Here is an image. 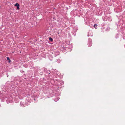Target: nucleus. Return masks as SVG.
Listing matches in <instances>:
<instances>
[{"label": "nucleus", "instance_id": "1", "mask_svg": "<svg viewBox=\"0 0 125 125\" xmlns=\"http://www.w3.org/2000/svg\"><path fill=\"white\" fill-rule=\"evenodd\" d=\"M92 40L91 39H89L88 40V45L89 47H90L92 45Z\"/></svg>", "mask_w": 125, "mask_h": 125}, {"label": "nucleus", "instance_id": "6", "mask_svg": "<svg viewBox=\"0 0 125 125\" xmlns=\"http://www.w3.org/2000/svg\"><path fill=\"white\" fill-rule=\"evenodd\" d=\"M49 40L50 41H53V39H52V38L51 37H50L49 38Z\"/></svg>", "mask_w": 125, "mask_h": 125}, {"label": "nucleus", "instance_id": "7", "mask_svg": "<svg viewBox=\"0 0 125 125\" xmlns=\"http://www.w3.org/2000/svg\"><path fill=\"white\" fill-rule=\"evenodd\" d=\"M21 73H23L24 72V71L23 70H21Z\"/></svg>", "mask_w": 125, "mask_h": 125}, {"label": "nucleus", "instance_id": "9", "mask_svg": "<svg viewBox=\"0 0 125 125\" xmlns=\"http://www.w3.org/2000/svg\"><path fill=\"white\" fill-rule=\"evenodd\" d=\"M8 74H7V77H8Z\"/></svg>", "mask_w": 125, "mask_h": 125}, {"label": "nucleus", "instance_id": "8", "mask_svg": "<svg viewBox=\"0 0 125 125\" xmlns=\"http://www.w3.org/2000/svg\"><path fill=\"white\" fill-rule=\"evenodd\" d=\"M89 34L88 35V36L89 37Z\"/></svg>", "mask_w": 125, "mask_h": 125}, {"label": "nucleus", "instance_id": "5", "mask_svg": "<svg viewBox=\"0 0 125 125\" xmlns=\"http://www.w3.org/2000/svg\"><path fill=\"white\" fill-rule=\"evenodd\" d=\"M20 104L23 107L24 106V105L23 104L22 102H21L20 103Z\"/></svg>", "mask_w": 125, "mask_h": 125}, {"label": "nucleus", "instance_id": "3", "mask_svg": "<svg viewBox=\"0 0 125 125\" xmlns=\"http://www.w3.org/2000/svg\"><path fill=\"white\" fill-rule=\"evenodd\" d=\"M94 28H95V29H96L97 28V25L96 24H94Z\"/></svg>", "mask_w": 125, "mask_h": 125}, {"label": "nucleus", "instance_id": "4", "mask_svg": "<svg viewBox=\"0 0 125 125\" xmlns=\"http://www.w3.org/2000/svg\"><path fill=\"white\" fill-rule=\"evenodd\" d=\"M7 60H8V62L9 63H10L11 62V60L10 59V58L9 57H8L7 58Z\"/></svg>", "mask_w": 125, "mask_h": 125}, {"label": "nucleus", "instance_id": "2", "mask_svg": "<svg viewBox=\"0 0 125 125\" xmlns=\"http://www.w3.org/2000/svg\"><path fill=\"white\" fill-rule=\"evenodd\" d=\"M14 6H15L16 7H17V10H19L20 9V5L18 3H16L14 5Z\"/></svg>", "mask_w": 125, "mask_h": 125}]
</instances>
